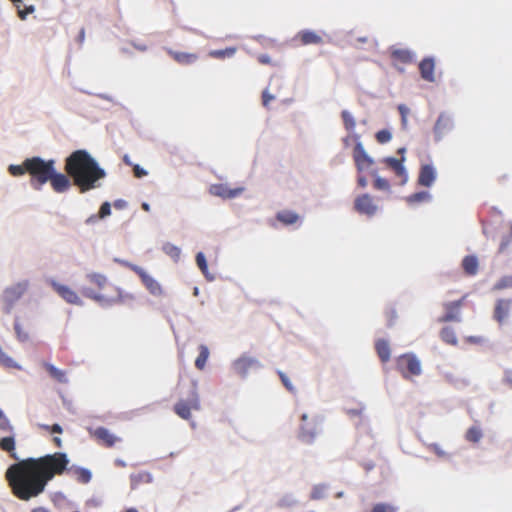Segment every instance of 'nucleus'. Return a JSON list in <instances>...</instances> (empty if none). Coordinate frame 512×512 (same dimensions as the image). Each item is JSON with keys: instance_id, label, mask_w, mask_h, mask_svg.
<instances>
[{"instance_id": "nucleus-22", "label": "nucleus", "mask_w": 512, "mask_h": 512, "mask_svg": "<svg viewBox=\"0 0 512 512\" xmlns=\"http://www.w3.org/2000/svg\"><path fill=\"white\" fill-rule=\"evenodd\" d=\"M295 40L299 41L301 45H317L323 42L322 37L312 30H302L298 32Z\"/></svg>"}, {"instance_id": "nucleus-19", "label": "nucleus", "mask_w": 512, "mask_h": 512, "mask_svg": "<svg viewBox=\"0 0 512 512\" xmlns=\"http://www.w3.org/2000/svg\"><path fill=\"white\" fill-rule=\"evenodd\" d=\"M512 306L511 299L497 300L494 308V319L502 324L508 317Z\"/></svg>"}, {"instance_id": "nucleus-12", "label": "nucleus", "mask_w": 512, "mask_h": 512, "mask_svg": "<svg viewBox=\"0 0 512 512\" xmlns=\"http://www.w3.org/2000/svg\"><path fill=\"white\" fill-rule=\"evenodd\" d=\"M453 126L454 124L451 116L446 112H442L433 128L436 140H441L444 135L453 129Z\"/></svg>"}, {"instance_id": "nucleus-53", "label": "nucleus", "mask_w": 512, "mask_h": 512, "mask_svg": "<svg viewBox=\"0 0 512 512\" xmlns=\"http://www.w3.org/2000/svg\"><path fill=\"white\" fill-rule=\"evenodd\" d=\"M429 449L431 451H433L439 457H445L446 456L445 451H443L441 449V447L438 444H436V443L430 444L429 445Z\"/></svg>"}, {"instance_id": "nucleus-54", "label": "nucleus", "mask_w": 512, "mask_h": 512, "mask_svg": "<svg viewBox=\"0 0 512 512\" xmlns=\"http://www.w3.org/2000/svg\"><path fill=\"white\" fill-rule=\"evenodd\" d=\"M274 99V96L269 94V92L267 90H265L262 94V102H263V106L265 107H268L270 101H272Z\"/></svg>"}, {"instance_id": "nucleus-27", "label": "nucleus", "mask_w": 512, "mask_h": 512, "mask_svg": "<svg viewBox=\"0 0 512 512\" xmlns=\"http://www.w3.org/2000/svg\"><path fill=\"white\" fill-rule=\"evenodd\" d=\"M276 219L284 225H292L299 220V215L290 210H282L276 214Z\"/></svg>"}, {"instance_id": "nucleus-17", "label": "nucleus", "mask_w": 512, "mask_h": 512, "mask_svg": "<svg viewBox=\"0 0 512 512\" xmlns=\"http://www.w3.org/2000/svg\"><path fill=\"white\" fill-rule=\"evenodd\" d=\"M259 366L256 359L247 356L240 357L233 364L235 373L241 377H245L251 369L258 368Z\"/></svg>"}, {"instance_id": "nucleus-42", "label": "nucleus", "mask_w": 512, "mask_h": 512, "mask_svg": "<svg viewBox=\"0 0 512 512\" xmlns=\"http://www.w3.org/2000/svg\"><path fill=\"white\" fill-rule=\"evenodd\" d=\"M341 117L343 119L345 128L348 131L354 130V128L356 126V122H355L353 116L350 114V112H348L346 110L342 111Z\"/></svg>"}, {"instance_id": "nucleus-49", "label": "nucleus", "mask_w": 512, "mask_h": 512, "mask_svg": "<svg viewBox=\"0 0 512 512\" xmlns=\"http://www.w3.org/2000/svg\"><path fill=\"white\" fill-rule=\"evenodd\" d=\"M324 486H314L312 491H311V496L310 498L312 500H318V499H321L323 496H324Z\"/></svg>"}, {"instance_id": "nucleus-45", "label": "nucleus", "mask_w": 512, "mask_h": 512, "mask_svg": "<svg viewBox=\"0 0 512 512\" xmlns=\"http://www.w3.org/2000/svg\"><path fill=\"white\" fill-rule=\"evenodd\" d=\"M375 138L378 143L385 144V143H388L392 139V134L389 130L383 129L376 133Z\"/></svg>"}, {"instance_id": "nucleus-48", "label": "nucleus", "mask_w": 512, "mask_h": 512, "mask_svg": "<svg viewBox=\"0 0 512 512\" xmlns=\"http://www.w3.org/2000/svg\"><path fill=\"white\" fill-rule=\"evenodd\" d=\"M278 375L281 379V382L283 383V385L285 386V388L290 391V392H295V388L294 386L292 385L290 379L287 377V375L285 373H283L282 371H279L278 372Z\"/></svg>"}, {"instance_id": "nucleus-55", "label": "nucleus", "mask_w": 512, "mask_h": 512, "mask_svg": "<svg viewBox=\"0 0 512 512\" xmlns=\"http://www.w3.org/2000/svg\"><path fill=\"white\" fill-rule=\"evenodd\" d=\"M133 171H134V175L137 178L147 175V172L143 168H141L139 165H135L133 168Z\"/></svg>"}, {"instance_id": "nucleus-3", "label": "nucleus", "mask_w": 512, "mask_h": 512, "mask_svg": "<svg viewBox=\"0 0 512 512\" xmlns=\"http://www.w3.org/2000/svg\"><path fill=\"white\" fill-rule=\"evenodd\" d=\"M87 279L94 285H96L99 290H109V293L95 292L90 288H84L82 290V294L92 299L102 305H109L117 302H122L125 298H132L131 295L124 296L122 290L108 282V279L105 275L101 273H90L87 275Z\"/></svg>"}, {"instance_id": "nucleus-8", "label": "nucleus", "mask_w": 512, "mask_h": 512, "mask_svg": "<svg viewBox=\"0 0 512 512\" xmlns=\"http://www.w3.org/2000/svg\"><path fill=\"white\" fill-rule=\"evenodd\" d=\"M354 209L359 214H364L369 217L374 216L378 210L377 205L371 195L365 193L354 200Z\"/></svg>"}, {"instance_id": "nucleus-28", "label": "nucleus", "mask_w": 512, "mask_h": 512, "mask_svg": "<svg viewBox=\"0 0 512 512\" xmlns=\"http://www.w3.org/2000/svg\"><path fill=\"white\" fill-rule=\"evenodd\" d=\"M15 446L14 436L4 437L0 441V448L8 452L13 459L18 460V456L15 452Z\"/></svg>"}, {"instance_id": "nucleus-40", "label": "nucleus", "mask_w": 512, "mask_h": 512, "mask_svg": "<svg viewBox=\"0 0 512 512\" xmlns=\"http://www.w3.org/2000/svg\"><path fill=\"white\" fill-rule=\"evenodd\" d=\"M11 1L16 4L17 10H18V16L21 20L26 19L27 15L32 14L35 11V7L33 5L24 6L23 8H21L19 3L22 0H11Z\"/></svg>"}, {"instance_id": "nucleus-59", "label": "nucleus", "mask_w": 512, "mask_h": 512, "mask_svg": "<svg viewBox=\"0 0 512 512\" xmlns=\"http://www.w3.org/2000/svg\"><path fill=\"white\" fill-rule=\"evenodd\" d=\"M505 383L512 388V371H507L504 378Z\"/></svg>"}, {"instance_id": "nucleus-61", "label": "nucleus", "mask_w": 512, "mask_h": 512, "mask_svg": "<svg viewBox=\"0 0 512 512\" xmlns=\"http://www.w3.org/2000/svg\"><path fill=\"white\" fill-rule=\"evenodd\" d=\"M31 512H51V511H50V510H48V509H47V508H45V507L40 506V507L33 508V509L31 510Z\"/></svg>"}, {"instance_id": "nucleus-56", "label": "nucleus", "mask_w": 512, "mask_h": 512, "mask_svg": "<svg viewBox=\"0 0 512 512\" xmlns=\"http://www.w3.org/2000/svg\"><path fill=\"white\" fill-rule=\"evenodd\" d=\"M257 59H258L259 63H261V64L268 65V64L272 63L270 56L267 54H261L258 56Z\"/></svg>"}, {"instance_id": "nucleus-64", "label": "nucleus", "mask_w": 512, "mask_h": 512, "mask_svg": "<svg viewBox=\"0 0 512 512\" xmlns=\"http://www.w3.org/2000/svg\"><path fill=\"white\" fill-rule=\"evenodd\" d=\"M142 209L145 210V211H149L150 210V206L148 203H142Z\"/></svg>"}, {"instance_id": "nucleus-24", "label": "nucleus", "mask_w": 512, "mask_h": 512, "mask_svg": "<svg viewBox=\"0 0 512 512\" xmlns=\"http://www.w3.org/2000/svg\"><path fill=\"white\" fill-rule=\"evenodd\" d=\"M462 268L466 275L474 276L478 272L479 262L476 256L467 255L462 260Z\"/></svg>"}, {"instance_id": "nucleus-35", "label": "nucleus", "mask_w": 512, "mask_h": 512, "mask_svg": "<svg viewBox=\"0 0 512 512\" xmlns=\"http://www.w3.org/2000/svg\"><path fill=\"white\" fill-rule=\"evenodd\" d=\"M111 214V205L109 202H104L100 206L98 215H92L87 219V223H92L97 219H103Z\"/></svg>"}, {"instance_id": "nucleus-62", "label": "nucleus", "mask_w": 512, "mask_h": 512, "mask_svg": "<svg viewBox=\"0 0 512 512\" xmlns=\"http://www.w3.org/2000/svg\"><path fill=\"white\" fill-rule=\"evenodd\" d=\"M53 442H54L55 446L58 448H60L62 446V440L59 437H54Z\"/></svg>"}, {"instance_id": "nucleus-43", "label": "nucleus", "mask_w": 512, "mask_h": 512, "mask_svg": "<svg viewBox=\"0 0 512 512\" xmlns=\"http://www.w3.org/2000/svg\"><path fill=\"white\" fill-rule=\"evenodd\" d=\"M75 474H76L77 480L84 484L90 482V480L92 478L91 472L85 468H78L75 471Z\"/></svg>"}, {"instance_id": "nucleus-33", "label": "nucleus", "mask_w": 512, "mask_h": 512, "mask_svg": "<svg viewBox=\"0 0 512 512\" xmlns=\"http://www.w3.org/2000/svg\"><path fill=\"white\" fill-rule=\"evenodd\" d=\"M441 339L450 345H456L458 343L456 333L451 327H444L440 333Z\"/></svg>"}, {"instance_id": "nucleus-23", "label": "nucleus", "mask_w": 512, "mask_h": 512, "mask_svg": "<svg viewBox=\"0 0 512 512\" xmlns=\"http://www.w3.org/2000/svg\"><path fill=\"white\" fill-rule=\"evenodd\" d=\"M169 56L181 65H190L198 59V55L195 53L180 52L172 49L166 50Z\"/></svg>"}, {"instance_id": "nucleus-20", "label": "nucleus", "mask_w": 512, "mask_h": 512, "mask_svg": "<svg viewBox=\"0 0 512 512\" xmlns=\"http://www.w3.org/2000/svg\"><path fill=\"white\" fill-rule=\"evenodd\" d=\"M405 161V157L402 156L400 159H396L393 157H387L384 159L385 164L391 168L395 174L401 178V183H406L408 179V175L406 172V169L403 165V162Z\"/></svg>"}, {"instance_id": "nucleus-10", "label": "nucleus", "mask_w": 512, "mask_h": 512, "mask_svg": "<svg viewBox=\"0 0 512 512\" xmlns=\"http://www.w3.org/2000/svg\"><path fill=\"white\" fill-rule=\"evenodd\" d=\"M244 191L243 187L229 188L226 184H212L209 187V193L223 199H232L241 195Z\"/></svg>"}, {"instance_id": "nucleus-2", "label": "nucleus", "mask_w": 512, "mask_h": 512, "mask_svg": "<svg viewBox=\"0 0 512 512\" xmlns=\"http://www.w3.org/2000/svg\"><path fill=\"white\" fill-rule=\"evenodd\" d=\"M65 171L81 193L98 188L99 181L106 177L105 170L83 149L72 152L66 158Z\"/></svg>"}, {"instance_id": "nucleus-39", "label": "nucleus", "mask_w": 512, "mask_h": 512, "mask_svg": "<svg viewBox=\"0 0 512 512\" xmlns=\"http://www.w3.org/2000/svg\"><path fill=\"white\" fill-rule=\"evenodd\" d=\"M507 288H512V275L501 277L493 286V290L495 291H500Z\"/></svg>"}, {"instance_id": "nucleus-58", "label": "nucleus", "mask_w": 512, "mask_h": 512, "mask_svg": "<svg viewBox=\"0 0 512 512\" xmlns=\"http://www.w3.org/2000/svg\"><path fill=\"white\" fill-rule=\"evenodd\" d=\"M113 205L116 209H123L126 207L127 203L125 200L119 199V200L114 201Z\"/></svg>"}, {"instance_id": "nucleus-37", "label": "nucleus", "mask_w": 512, "mask_h": 512, "mask_svg": "<svg viewBox=\"0 0 512 512\" xmlns=\"http://www.w3.org/2000/svg\"><path fill=\"white\" fill-rule=\"evenodd\" d=\"M163 251L172 259L177 261L180 258L181 250L179 247L171 243H165L162 247Z\"/></svg>"}, {"instance_id": "nucleus-14", "label": "nucleus", "mask_w": 512, "mask_h": 512, "mask_svg": "<svg viewBox=\"0 0 512 512\" xmlns=\"http://www.w3.org/2000/svg\"><path fill=\"white\" fill-rule=\"evenodd\" d=\"M91 435L96 439V441L105 446L107 448L113 447L117 442H120L121 439L114 434H112L105 427H98L91 431Z\"/></svg>"}, {"instance_id": "nucleus-29", "label": "nucleus", "mask_w": 512, "mask_h": 512, "mask_svg": "<svg viewBox=\"0 0 512 512\" xmlns=\"http://www.w3.org/2000/svg\"><path fill=\"white\" fill-rule=\"evenodd\" d=\"M210 352L206 345L201 344L199 346V355L195 360V367L198 370H203L206 366L207 360L209 358Z\"/></svg>"}, {"instance_id": "nucleus-6", "label": "nucleus", "mask_w": 512, "mask_h": 512, "mask_svg": "<svg viewBox=\"0 0 512 512\" xmlns=\"http://www.w3.org/2000/svg\"><path fill=\"white\" fill-rule=\"evenodd\" d=\"M173 409L180 418L190 420L192 411L200 410V399L196 387L193 386L189 396L186 399H180Z\"/></svg>"}, {"instance_id": "nucleus-32", "label": "nucleus", "mask_w": 512, "mask_h": 512, "mask_svg": "<svg viewBox=\"0 0 512 512\" xmlns=\"http://www.w3.org/2000/svg\"><path fill=\"white\" fill-rule=\"evenodd\" d=\"M482 437L483 432L477 425L470 427L465 434V439L471 443H478Z\"/></svg>"}, {"instance_id": "nucleus-63", "label": "nucleus", "mask_w": 512, "mask_h": 512, "mask_svg": "<svg viewBox=\"0 0 512 512\" xmlns=\"http://www.w3.org/2000/svg\"><path fill=\"white\" fill-rule=\"evenodd\" d=\"M115 464L119 467H125L126 466V463L123 461V460H120V459H117L115 461Z\"/></svg>"}, {"instance_id": "nucleus-9", "label": "nucleus", "mask_w": 512, "mask_h": 512, "mask_svg": "<svg viewBox=\"0 0 512 512\" xmlns=\"http://www.w3.org/2000/svg\"><path fill=\"white\" fill-rule=\"evenodd\" d=\"M353 160L359 172L368 169L374 164L373 159L367 154L361 142H357L353 149Z\"/></svg>"}, {"instance_id": "nucleus-21", "label": "nucleus", "mask_w": 512, "mask_h": 512, "mask_svg": "<svg viewBox=\"0 0 512 512\" xmlns=\"http://www.w3.org/2000/svg\"><path fill=\"white\" fill-rule=\"evenodd\" d=\"M435 61L432 57H426L419 63L421 77L427 82L435 81Z\"/></svg>"}, {"instance_id": "nucleus-30", "label": "nucleus", "mask_w": 512, "mask_h": 512, "mask_svg": "<svg viewBox=\"0 0 512 512\" xmlns=\"http://www.w3.org/2000/svg\"><path fill=\"white\" fill-rule=\"evenodd\" d=\"M45 368L47 370V372L49 373V375L54 378L56 381L60 382V383H66L67 382V377H66V372L64 370H60L58 368H56L54 365L52 364H45Z\"/></svg>"}, {"instance_id": "nucleus-26", "label": "nucleus", "mask_w": 512, "mask_h": 512, "mask_svg": "<svg viewBox=\"0 0 512 512\" xmlns=\"http://www.w3.org/2000/svg\"><path fill=\"white\" fill-rule=\"evenodd\" d=\"M131 489H137L141 484L152 482V476L147 471H141L130 475Z\"/></svg>"}, {"instance_id": "nucleus-34", "label": "nucleus", "mask_w": 512, "mask_h": 512, "mask_svg": "<svg viewBox=\"0 0 512 512\" xmlns=\"http://www.w3.org/2000/svg\"><path fill=\"white\" fill-rule=\"evenodd\" d=\"M392 57L402 63H411L413 61V54L406 49H398L393 51Z\"/></svg>"}, {"instance_id": "nucleus-1", "label": "nucleus", "mask_w": 512, "mask_h": 512, "mask_svg": "<svg viewBox=\"0 0 512 512\" xmlns=\"http://www.w3.org/2000/svg\"><path fill=\"white\" fill-rule=\"evenodd\" d=\"M68 464V456L62 452L29 457L10 465L5 472V479L12 495L27 502L43 494L48 483L62 475Z\"/></svg>"}, {"instance_id": "nucleus-7", "label": "nucleus", "mask_w": 512, "mask_h": 512, "mask_svg": "<svg viewBox=\"0 0 512 512\" xmlns=\"http://www.w3.org/2000/svg\"><path fill=\"white\" fill-rule=\"evenodd\" d=\"M397 369L405 379L419 376L422 372L421 362L413 353L400 355L396 361Z\"/></svg>"}, {"instance_id": "nucleus-44", "label": "nucleus", "mask_w": 512, "mask_h": 512, "mask_svg": "<svg viewBox=\"0 0 512 512\" xmlns=\"http://www.w3.org/2000/svg\"><path fill=\"white\" fill-rule=\"evenodd\" d=\"M8 171L12 176L15 177L24 175L25 173H27L26 159L23 161L21 165H10Z\"/></svg>"}, {"instance_id": "nucleus-5", "label": "nucleus", "mask_w": 512, "mask_h": 512, "mask_svg": "<svg viewBox=\"0 0 512 512\" xmlns=\"http://www.w3.org/2000/svg\"><path fill=\"white\" fill-rule=\"evenodd\" d=\"M122 266L129 268L131 271L135 272L142 284L149 291L150 294L154 296H162L164 294V290L161 284L153 278L150 274H148L143 268L133 263H130L125 260H117Z\"/></svg>"}, {"instance_id": "nucleus-16", "label": "nucleus", "mask_w": 512, "mask_h": 512, "mask_svg": "<svg viewBox=\"0 0 512 512\" xmlns=\"http://www.w3.org/2000/svg\"><path fill=\"white\" fill-rule=\"evenodd\" d=\"M70 176L65 175L63 173H59L56 171V168L54 169V172L52 173L51 178H49L48 182H50V185L52 189L56 193H63L69 190L71 187V181L69 179Z\"/></svg>"}, {"instance_id": "nucleus-13", "label": "nucleus", "mask_w": 512, "mask_h": 512, "mask_svg": "<svg viewBox=\"0 0 512 512\" xmlns=\"http://www.w3.org/2000/svg\"><path fill=\"white\" fill-rule=\"evenodd\" d=\"M50 285L54 289V291L61 298H63L67 303L75 304V305L81 304V300H80L79 296L70 287L60 284V283L56 282L55 280H51Z\"/></svg>"}, {"instance_id": "nucleus-18", "label": "nucleus", "mask_w": 512, "mask_h": 512, "mask_svg": "<svg viewBox=\"0 0 512 512\" xmlns=\"http://www.w3.org/2000/svg\"><path fill=\"white\" fill-rule=\"evenodd\" d=\"M436 179V170L430 164L422 165L418 175V184L423 187H430Z\"/></svg>"}, {"instance_id": "nucleus-51", "label": "nucleus", "mask_w": 512, "mask_h": 512, "mask_svg": "<svg viewBox=\"0 0 512 512\" xmlns=\"http://www.w3.org/2000/svg\"><path fill=\"white\" fill-rule=\"evenodd\" d=\"M511 241H512V224H511L510 234L508 236L504 237L500 243L499 253L504 252L510 245Z\"/></svg>"}, {"instance_id": "nucleus-15", "label": "nucleus", "mask_w": 512, "mask_h": 512, "mask_svg": "<svg viewBox=\"0 0 512 512\" xmlns=\"http://www.w3.org/2000/svg\"><path fill=\"white\" fill-rule=\"evenodd\" d=\"M466 295H464L461 299L453 302H447L444 304V309L446 311L445 315L442 316L439 321L440 322H450V321H459V311L460 308L464 304V300Z\"/></svg>"}, {"instance_id": "nucleus-57", "label": "nucleus", "mask_w": 512, "mask_h": 512, "mask_svg": "<svg viewBox=\"0 0 512 512\" xmlns=\"http://www.w3.org/2000/svg\"><path fill=\"white\" fill-rule=\"evenodd\" d=\"M386 314H387L389 324L391 325L393 323V321L397 318L396 311L393 309H390L389 311H387Z\"/></svg>"}, {"instance_id": "nucleus-50", "label": "nucleus", "mask_w": 512, "mask_h": 512, "mask_svg": "<svg viewBox=\"0 0 512 512\" xmlns=\"http://www.w3.org/2000/svg\"><path fill=\"white\" fill-rule=\"evenodd\" d=\"M398 111H399V113L401 115L402 125L404 127H406V125H407V116H408L410 110H409V108L406 105L400 104V105H398Z\"/></svg>"}, {"instance_id": "nucleus-41", "label": "nucleus", "mask_w": 512, "mask_h": 512, "mask_svg": "<svg viewBox=\"0 0 512 512\" xmlns=\"http://www.w3.org/2000/svg\"><path fill=\"white\" fill-rule=\"evenodd\" d=\"M196 263H197V266L199 267V269L201 270V272L205 275V277L209 280H212L213 277H209V275H208L207 261L202 252L197 253Z\"/></svg>"}, {"instance_id": "nucleus-36", "label": "nucleus", "mask_w": 512, "mask_h": 512, "mask_svg": "<svg viewBox=\"0 0 512 512\" xmlns=\"http://www.w3.org/2000/svg\"><path fill=\"white\" fill-rule=\"evenodd\" d=\"M431 198V195L427 191H421L414 194H411L407 197V202L410 204L413 203H419V202H426L429 201Z\"/></svg>"}, {"instance_id": "nucleus-52", "label": "nucleus", "mask_w": 512, "mask_h": 512, "mask_svg": "<svg viewBox=\"0 0 512 512\" xmlns=\"http://www.w3.org/2000/svg\"><path fill=\"white\" fill-rule=\"evenodd\" d=\"M41 428L45 429L46 431H48L50 433H57V434H61L63 431L62 427L59 424H53L52 426L41 425Z\"/></svg>"}, {"instance_id": "nucleus-25", "label": "nucleus", "mask_w": 512, "mask_h": 512, "mask_svg": "<svg viewBox=\"0 0 512 512\" xmlns=\"http://www.w3.org/2000/svg\"><path fill=\"white\" fill-rule=\"evenodd\" d=\"M375 349L378 357L383 363H386L390 360L391 350L388 341L384 339H379L375 343Z\"/></svg>"}, {"instance_id": "nucleus-60", "label": "nucleus", "mask_w": 512, "mask_h": 512, "mask_svg": "<svg viewBox=\"0 0 512 512\" xmlns=\"http://www.w3.org/2000/svg\"><path fill=\"white\" fill-rule=\"evenodd\" d=\"M357 183L361 188H365L367 186V179L364 176H359L357 179Z\"/></svg>"}, {"instance_id": "nucleus-31", "label": "nucleus", "mask_w": 512, "mask_h": 512, "mask_svg": "<svg viewBox=\"0 0 512 512\" xmlns=\"http://www.w3.org/2000/svg\"><path fill=\"white\" fill-rule=\"evenodd\" d=\"M236 50L237 49L235 47H228V48L219 49V50H211L208 53V55H209V57L214 58V59H225V58L232 57L236 53Z\"/></svg>"}, {"instance_id": "nucleus-38", "label": "nucleus", "mask_w": 512, "mask_h": 512, "mask_svg": "<svg viewBox=\"0 0 512 512\" xmlns=\"http://www.w3.org/2000/svg\"><path fill=\"white\" fill-rule=\"evenodd\" d=\"M398 507L385 502L376 503L370 512H398Z\"/></svg>"}, {"instance_id": "nucleus-46", "label": "nucleus", "mask_w": 512, "mask_h": 512, "mask_svg": "<svg viewBox=\"0 0 512 512\" xmlns=\"http://www.w3.org/2000/svg\"><path fill=\"white\" fill-rule=\"evenodd\" d=\"M373 186L377 190H384V191L390 190V184H389L388 180H386L385 178L379 177V176L375 177Z\"/></svg>"}, {"instance_id": "nucleus-11", "label": "nucleus", "mask_w": 512, "mask_h": 512, "mask_svg": "<svg viewBox=\"0 0 512 512\" xmlns=\"http://www.w3.org/2000/svg\"><path fill=\"white\" fill-rule=\"evenodd\" d=\"M301 421L299 438L304 442L310 443L316 435L317 420L311 419L308 421V415L303 414Z\"/></svg>"}, {"instance_id": "nucleus-4", "label": "nucleus", "mask_w": 512, "mask_h": 512, "mask_svg": "<svg viewBox=\"0 0 512 512\" xmlns=\"http://www.w3.org/2000/svg\"><path fill=\"white\" fill-rule=\"evenodd\" d=\"M27 173L30 175V184L40 190L51 178L55 169V160H44L38 156L26 159Z\"/></svg>"}, {"instance_id": "nucleus-47", "label": "nucleus", "mask_w": 512, "mask_h": 512, "mask_svg": "<svg viewBox=\"0 0 512 512\" xmlns=\"http://www.w3.org/2000/svg\"><path fill=\"white\" fill-rule=\"evenodd\" d=\"M0 430L4 432H13V426L11 425L9 419L6 417V415H2L0 417Z\"/></svg>"}]
</instances>
